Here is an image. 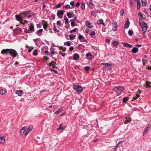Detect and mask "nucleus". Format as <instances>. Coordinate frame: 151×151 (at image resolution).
<instances>
[{
  "label": "nucleus",
  "instance_id": "2",
  "mask_svg": "<svg viewBox=\"0 0 151 151\" xmlns=\"http://www.w3.org/2000/svg\"><path fill=\"white\" fill-rule=\"evenodd\" d=\"M139 23L142 28V33L143 35H144L147 29V24L142 20L140 18L139 19Z\"/></svg>",
  "mask_w": 151,
  "mask_h": 151
},
{
  "label": "nucleus",
  "instance_id": "33",
  "mask_svg": "<svg viewBox=\"0 0 151 151\" xmlns=\"http://www.w3.org/2000/svg\"><path fill=\"white\" fill-rule=\"evenodd\" d=\"M53 25H54L53 30L54 31H57L58 32H59V30H58V29L56 28V27L55 26V23H54Z\"/></svg>",
  "mask_w": 151,
  "mask_h": 151
},
{
  "label": "nucleus",
  "instance_id": "40",
  "mask_svg": "<svg viewBox=\"0 0 151 151\" xmlns=\"http://www.w3.org/2000/svg\"><path fill=\"white\" fill-rule=\"evenodd\" d=\"M91 14L94 17H96V12L94 11H92L91 13Z\"/></svg>",
  "mask_w": 151,
  "mask_h": 151
},
{
  "label": "nucleus",
  "instance_id": "9",
  "mask_svg": "<svg viewBox=\"0 0 151 151\" xmlns=\"http://www.w3.org/2000/svg\"><path fill=\"white\" fill-rule=\"evenodd\" d=\"M15 17L17 21L20 22H21L23 21L22 17L18 14H16L15 15Z\"/></svg>",
  "mask_w": 151,
  "mask_h": 151
},
{
  "label": "nucleus",
  "instance_id": "28",
  "mask_svg": "<svg viewBox=\"0 0 151 151\" xmlns=\"http://www.w3.org/2000/svg\"><path fill=\"white\" fill-rule=\"evenodd\" d=\"M118 44V42L116 41H113L112 42V45L114 47H116Z\"/></svg>",
  "mask_w": 151,
  "mask_h": 151
},
{
  "label": "nucleus",
  "instance_id": "32",
  "mask_svg": "<svg viewBox=\"0 0 151 151\" xmlns=\"http://www.w3.org/2000/svg\"><path fill=\"white\" fill-rule=\"evenodd\" d=\"M33 128L32 125H30L29 127L28 128L27 130L30 132L32 129Z\"/></svg>",
  "mask_w": 151,
  "mask_h": 151
},
{
  "label": "nucleus",
  "instance_id": "23",
  "mask_svg": "<svg viewBox=\"0 0 151 151\" xmlns=\"http://www.w3.org/2000/svg\"><path fill=\"white\" fill-rule=\"evenodd\" d=\"M103 20L101 19H99L97 21V24L98 25H99L101 23H103Z\"/></svg>",
  "mask_w": 151,
  "mask_h": 151
},
{
  "label": "nucleus",
  "instance_id": "62",
  "mask_svg": "<svg viewBox=\"0 0 151 151\" xmlns=\"http://www.w3.org/2000/svg\"><path fill=\"white\" fill-rule=\"evenodd\" d=\"M70 4L72 6H74V2L73 1H71L70 2Z\"/></svg>",
  "mask_w": 151,
  "mask_h": 151
},
{
  "label": "nucleus",
  "instance_id": "42",
  "mask_svg": "<svg viewBox=\"0 0 151 151\" xmlns=\"http://www.w3.org/2000/svg\"><path fill=\"white\" fill-rule=\"evenodd\" d=\"M67 15L68 16V17L69 18H71V14L70 12H68L67 14Z\"/></svg>",
  "mask_w": 151,
  "mask_h": 151
},
{
  "label": "nucleus",
  "instance_id": "59",
  "mask_svg": "<svg viewBox=\"0 0 151 151\" xmlns=\"http://www.w3.org/2000/svg\"><path fill=\"white\" fill-rule=\"evenodd\" d=\"M69 49L70 51H72L74 49V47L73 46H71L70 47Z\"/></svg>",
  "mask_w": 151,
  "mask_h": 151
},
{
  "label": "nucleus",
  "instance_id": "46",
  "mask_svg": "<svg viewBox=\"0 0 151 151\" xmlns=\"http://www.w3.org/2000/svg\"><path fill=\"white\" fill-rule=\"evenodd\" d=\"M121 16H122L124 13V11L123 9H122L120 11Z\"/></svg>",
  "mask_w": 151,
  "mask_h": 151
},
{
  "label": "nucleus",
  "instance_id": "10",
  "mask_svg": "<svg viewBox=\"0 0 151 151\" xmlns=\"http://www.w3.org/2000/svg\"><path fill=\"white\" fill-rule=\"evenodd\" d=\"M112 25L113 26V28L112 30L113 31H115L116 30L117 27V24L116 22H114L112 23Z\"/></svg>",
  "mask_w": 151,
  "mask_h": 151
},
{
  "label": "nucleus",
  "instance_id": "31",
  "mask_svg": "<svg viewBox=\"0 0 151 151\" xmlns=\"http://www.w3.org/2000/svg\"><path fill=\"white\" fill-rule=\"evenodd\" d=\"M6 93V91L5 90L3 89H1L0 91V94L1 95H4Z\"/></svg>",
  "mask_w": 151,
  "mask_h": 151
},
{
  "label": "nucleus",
  "instance_id": "18",
  "mask_svg": "<svg viewBox=\"0 0 151 151\" xmlns=\"http://www.w3.org/2000/svg\"><path fill=\"white\" fill-rule=\"evenodd\" d=\"M138 15H139L142 19H145V16L142 12H139L138 14Z\"/></svg>",
  "mask_w": 151,
  "mask_h": 151
},
{
  "label": "nucleus",
  "instance_id": "8",
  "mask_svg": "<svg viewBox=\"0 0 151 151\" xmlns=\"http://www.w3.org/2000/svg\"><path fill=\"white\" fill-rule=\"evenodd\" d=\"M79 55L78 53H75L73 55V60H77L79 58Z\"/></svg>",
  "mask_w": 151,
  "mask_h": 151
},
{
  "label": "nucleus",
  "instance_id": "20",
  "mask_svg": "<svg viewBox=\"0 0 151 151\" xmlns=\"http://www.w3.org/2000/svg\"><path fill=\"white\" fill-rule=\"evenodd\" d=\"M23 91L21 90L17 91L16 92V93L19 96H21L22 94Z\"/></svg>",
  "mask_w": 151,
  "mask_h": 151
},
{
  "label": "nucleus",
  "instance_id": "19",
  "mask_svg": "<svg viewBox=\"0 0 151 151\" xmlns=\"http://www.w3.org/2000/svg\"><path fill=\"white\" fill-rule=\"evenodd\" d=\"M137 3V8L139 9H140V2L139 0H136Z\"/></svg>",
  "mask_w": 151,
  "mask_h": 151
},
{
  "label": "nucleus",
  "instance_id": "52",
  "mask_svg": "<svg viewBox=\"0 0 151 151\" xmlns=\"http://www.w3.org/2000/svg\"><path fill=\"white\" fill-rule=\"evenodd\" d=\"M40 38H37L34 39L33 40L34 42H35V43H36L37 42L39 41V40H40Z\"/></svg>",
  "mask_w": 151,
  "mask_h": 151
},
{
  "label": "nucleus",
  "instance_id": "6",
  "mask_svg": "<svg viewBox=\"0 0 151 151\" xmlns=\"http://www.w3.org/2000/svg\"><path fill=\"white\" fill-rule=\"evenodd\" d=\"M64 13V12L63 10H58L57 12V16L59 17L62 18L63 17V15Z\"/></svg>",
  "mask_w": 151,
  "mask_h": 151
},
{
  "label": "nucleus",
  "instance_id": "49",
  "mask_svg": "<svg viewBox=\"0 0 151 151\" xmlns=\"http://www.w3.org/2000/svg\"><path fill=\"white\" fill-rule=\"evenodd\" d=\"M61 4H62V3H59L58 4V5H57L56 6V8H58L60 7L61 6Z\"/></svg>",
  "mask_w": 151,
  "mask_h": 151
},
{
  "label": "nucleus",
  "instance_id": "16",
  "mask_svg": "<svg viewBox=\"0 0 151 151\" xmlns=\"http://www.w3.org/2000/svg\"><path fill=\"white\" fill-rule=\"evenodd\" d=\"M132 51L133 53H135L138 51V49L137 47H134L132 49Z\"/></svg>",
  "mask_w": 151,
  "mask_h": 151
},
{
  "label": "nucleus",
  "instance_id": "27",
  "mask_svg": "<svg viewBox=\"0 0 151 151\" xmlns=\"http://www.w3.org/2000/svg\"><path fill=\"white\" fill-rule=\"evenodd\" d=\"M33 55L35 56H37L38 55V51L37 49H35L33 52Z\"/></svg>",
  "mask_w": 151,
  "mask_h": 151
},
{
  "label": "nucleus",
  "instance_id": "25",
  "mask_svg": "<svg viewBox=\"0 0 151 151\" xmlns=\"http://www.w3.org/2000/svg\"><path fill=\"white\" fill-rule=\"evenodd\" d=\"M140 96L138 94H136V96L134 97L132 99V101H134L136 100Z\"/></svg>",
  "mask_w": 151,
  "mask_h": 151
},
{
  "label": "nucleus",
  "instance_id": "58",
  "mask_svg": "<svg viewBox=\"0 0 151 151\" xmlns=\"http://www.w3.org/2000/svg\"><path fill=\"white\" fill-rule=\"evenodd\" d=\"M43 28L44 29L46 30L47 28V26L46 24H43Z\"/></svg>",
  "mask_w": 151,
  "mask_h": 151
},
{
  "label": "nucleus",
  "instance_id": "55",
  "mask_svg": "<svg viewBox=\"0 0 151 151\" xmlns=\"http://www.w3.org/2000/svg\"><path fill=\"white\" fill-rule=\"evenodd\" d=\"M70 6L69 4H67L65 6V8L66 9H69L70 8Z\"/></svg>",
  "mask_w": 151,
  "mask_h": 151
},
{
  "label": "nucleus",
  "instance_id": "30",
  "mask_svg": "<svg viewBox=\"0 0 151 151\" xmlns=\"http://www.w3.org/2000/svg\"><path fill=\"white\" fill-rule=\"evenodd\" d=\"M128 98L127 97H125L123 98L122 101L124 103H126L128 101Z\"/></svg>",
  "mask_w": 151,
  "mask_h": 151
},
{
  "label": "nucleus",
  "instance_id": "63",
  "mask_svg": "<svg viewBox=\"0 0 151 151\" xmlns=\"http://www.w3.org/2000/svg\"><path fill=\"white\" fill-rule=\"evenodd\" d=\"M37 27L40 28L41 26V24H37Z\"/></svg>",
  "mask_w": 151,
  "mask_h": 151
},
{
  "label": "nucleus",
  "instance_id": "54",
  "mask_svg": "<svg viewBox=\"0 0 151 151\" xmlns=\"http://www.w3.org/2000/svg\"><path fill=\"white\" fill-rule=\"evenodd\" d=\"M24 32L25 33H30L31 32H29V30L27 29H25L24 30Z\"/></svg>",
  "mask_w": 151,
  "mask_h": 151
},
{
  "label": "nucleus",
  "instance_id": "64",
  "mask_svg": "<svg viewBox=\"0 0 151 151\" xmlns=\"http://www.w3.org/2000/svg\"><path fill=\"white\" fill-rule=\"evenodd\" d=\"M69 38L70 40H72L74 38V36L73 35H71L70 36Z\"/></svg>",
  "mask_w": 151,
  "mask_h": 151
},
{
  "label": "nucleus",
  "instance_id": "5",
  "mask_svg": "<svg viewBox=\"0 0 151 151\" xmlns=\"http://www.w3.org/2000/svg\"><path fill=\"white\" fill-rule=\"evenodd\" d=\"M104 65V68L106 70H110L113 68V65L108 63H103Z\"/></svg>",
  "mask_w": 151,
  "mask_h": 151
},
{
  "label": "nucleus",
  "instance_id": "38",
  "mask_svg": "<svg viewBox=\"0 0 151 151\" xmlns=\"http://www.w3.org/2000/svg\"><path fill=\"white\" fill-rule=\"evenodd\" d=\"M133 32L132 30H129L128 31V34L130 36H132L133 35Z\"/></svg>",
  "mask_w": 151,
  "mask_h": 151
},
{
  "label": "nucleus",
  "instance_id": "50",
  "mask_svg": "<svg viewBox=\"0 0 151 151\" xmlns=\"http://www.w3.org/2000/svg\"><path fill=\"white\" fill-rule=\"evenodd\" d=\"M50 70L51 71H52L53 72H54L56 74H57L58 73V71L56 70H55L54 69H53L52 68H51L50 69Z\"/></svg>",
  "mask_w": 151,
  "mask_h": 151
},
{
  "label": "nucleus",
  "instance_id": "7",
  "mask_svg": "<svg viewBox=\"0 0 151 151\" xmlns=\"http://www.w3.org/2000/svg\"><path fill=\"white\" fill-rule=\"evenodd\" d=\"M92 55L91 53L88 52L87 53L86 55V57L87 59L90 60L91 59L92 57Z\"/></svg>",
  "mask_w": 151,
  "mask_h": 151
},
{
  "label": "nucleus",
  "instance_id": "12",
  "mask_svg": "<svg viewBox=\"0 0 151 151\" xmlns=\"http://www.w3.org/2000/svg\"><path fill=\"white\" fill-rule=\"evenodd\" d=\"M123 46L124 47L129 48H131L132 47V45L128 43L127 42H124L123 43Z\"/></svg>",
  "mask_w": 151,
  "mask_h": 151
},
{
  "label": "nucleus",
  "instance_id": "22",
  "mask_svg": "<svg viewBox=\"0 0 151 151\" xmlns=\"http://www.w3.org/2000/svg\"><path fill=\"white\" fill-rule=\"evenodd\" d=\"M5 137L4 136L2 137H0V143H4L5 142Z\"/></svg>",
  "mask_w": 151,
  "mask_h": 151
},
{
  "label": "nucleus",
  "instance_id": "41",
  "mask_svg": "<svg viewBox=\"0 0 151 151\" xmlns=\"http://www.w3.org/2000/svg\"><path fill=\"white\" fill-rule=\"evenodd\" d=\"M43 58L45 60L47 61L49 60V58L46 56H44L43 57Z\"/></svg>",
  "mask_w": 151,
  "mask_h": 151
},
{
  "label": "nucleus",
  "instance_id": "14",
  "mask_svg": "<svg viewBox=\"0 0 151 151\" xmlns=\"http://www.w3.org/2000/svg\"><path fill=\"white\" fill-rule=\"evenodd\" d=\"M29 31H31V33L33 32L34 31V24L32 23H30V25L29 28Z\"/></svg>",
  "mask_w": 151,
  "mask_h": 151
},
{
  "label": "nucleus",
  "instance_id": "17",
  "mask_svg": "<svg viewBox=\"0 0 151 151\" xmlns=\"http://www.w3.org/2000/svg\"><path fill=\"white\" fill-rule=\"evenodd\" d=\"M88 3L89 6L90 8H93L94 7V6L92 3V0H89L88 1Z\"/></svg>",
  "mask_w": 151,
  "mask_h": 151
},
{
  "label": "nucleus",
  "instance_id": "34",
  "mask_svg": "<svg viewBox=\"0 0 151 151\" xmlns=\"http://www.w3.org/2000/svg\"><path fill=\"white\" fill-rule=\"evenodd\" d=\"M84 37L81 35L79 34L78 36V39L80 40L81 42V40Z\"/></svg>",
  "mask_w": 151,
  "mask_h": 151
},
{
  "label": "nucleus",
  "instance_id": "60",
  "mask_svg": "<svg viewBox=\"0 0 151 151\" xmlns=\"http://www.w3.org/2000/svg\"><path fill=\"white\" fill-rule=\"evenodd\" d=\"M52 19L53 20H54L55 19V15L54 14H52L51 16Z\"/></svg>",
  "mask_w": 151,
  "mask_h": 151
},
{
  "label": "nucleus",
  "instance_id": "43",
  "mask_svg": "<svg viewBox=\"0 0 151 151\" xmlns=\"http://www.w3.org/2000/svg\"><path fill=\"white\" fill-rule=\"evenodd\" d=\"M66 44L68 46H70L71 45L70 42V41H68L66 42Z\"/></svg>",
  "mask_w": 151,
  "mask_h": 151
},
{
  "label": "nucleus",
  "instance_id": "48",
  "mask_svg": "<svg viewBox=\"0 0 151 151\" xmlns=\"http://www.w3.org/2000/svg\"><path fill=\"white\" fill-rule=\"evenodd\" d=\"M81 42H86V43H87L88 42L87 40H86L85 39V38L84 37H83V38L81 40Z\"/></svg>",
  "mask_w": 151,
  "mask_h": 151
},
{
  "label": "nucleus",
  "instance_id": "56",
  "mask_svg": "<svg viewBox=\"0 0 151 151\" xmlns=\"http://www.w3.org/2000/svg\"><path fill=\"white\" fill-rule=\"evenodd\" d=\"M150 128V127H147L145 129V132H147Z\"/></svg>",
  "mask_w": 151,
  "mask_h": 151
},
{
  "label": "nucleus",
  "instance_id": "61",
  "mask_svg": "<svg viewBox=\"0 0 151 151\" xmlns=\"http://www.w3.org/2000/svg\"><path fill=\"white\" fill-rule=\"evenodd\" d=\"M80 5V3L79 2H77L75 6L76 7H78Z\"/></svg>",
  "mask_w": 151,
  "mask_h": 151
},
{
  "label": "nucleus",
  "instance_id": "11",
  "mask_svg": "<svg viewBox=\"0 0 151 151\" xmlns=\"http://www.w3.org/2000/svg\"><path fill=\"white\" fill-rule=\"evenodd\" d=\"M27 129V127L24 126L23 127L20 131V135H22L25 132Z\"/></svg>",
  "mask_w": 151,
  "mask_h": 151
},
{
  "label": "nucleus",
  "instance_id": "39",
  "mask_svg": "<svg viewBox=\"0 0 151 151\" xmlns=\"http://www.w3.org/2000/svg\"><path fill=\"white\" fill-rule=\"evenodd\" d=\"M90 67L88 66H86L84 69V70L86 71H88L90 69Z\"/></svg>",
  "mask_w": 151,
  "mask_h": 151
},
{
  "label": "nucleus",
  "instance_id": "53",
  "mask_svg": "<svg viewBox=\"0 0 151 151\" xmlns=\"http://www.w3.org/2000/svg\"><path fill=\"white\" fill-rule=\"evenodd\" d=\"M61 24V22H60L59 21H58L57 22V24L59 26H60Z\"/></svg>",
  "mask_w": 151,
  "mask_h": 151
},
{
  "label": "nucleus",
  "instance_id": "13",
  "mask_svg": "<svg viewBox=\"0 0 151 151\" xmlns=\"http://www.w3.org/2000/svg\"><path fill=\"white\" fill-rule=\"evenodd\" d=\"M130 24V22L129 21V20L128 19H127V20L125 22V24H124V28L125 29H127L128 28L129 25Z\"/></svg>",
  "mask_w": 151,
  "mask_h": 151
},
{
  "label": "nucleus",
  "instance_id": "37",
  "mask_svg": "<svg viewBox=\"0 0 151 151\" xmlns=\"http://www.w3.org/2000/svg\"><path fill=\"white\" fill-rule=\"evenodd\" d=\"M62 111V109H60L58 110V111H56L55 112V114H58L60 112H61Z\"/></svg>",
  "mask_w": 151,
  "mask_h": 151
},
{
  "label": "nucleus",
  "instance_id": "4",
  "mask_svg": "<svg viewBox=\"0 0 151 151\" xmlns=\"http://www.w3.org/2000/svg\"><path fill=\"white\" fill-rule=\"evenodd\" d=\"M73 88L77 91L78 94L80 93L83 90V88L81 86L78 85L77 83L74 84Z\"/></svg>",
  "mask_w": 151,
  "mask_h": 151
},
{
  "label": "nucleus",
  "instance_id": "36",
  "mask_svg": "<svg viewBox=\"0 0 151 151\" xmlns=\"http://www.w3.org/2000/svg\"><path fill=\"white\" fill-rule=\"evenodd\" d=\"M78 30V29L77 28H75L73 30H70V33H72L73 32H76V31Z\"/></svg>",
  "mask_w": 151,
  "mask_h": 151
},
{
  "label": "nucleus",
  "instance_id": "29",
  "mask_svg": "<svg viewBox=\"0 0 151 151\" xmlns=\"http://www.w3.org/2000/svg\"><path fill=\"white\" fill-rule=\"evenodd\" d=\"M151 84V83H150V82H148V83H147L145 85V86H145V87H146V88H150V87H151V86H150V84Z\"/></svg>",
  "mask_w": 151,
  "mask_h": 151
},
{
  "label": "nucleus",
  "instance_id": "15",
  "mask_svg": "<svg viewBox=\"0 0 151 151\" xmlns=\"http://www.w3.org/2000/svg\"><path fill=\"white\" fill-rule=\"evenodd\" d=\"M85 23L86 26L89 28H92L93 27V25H91V23L89 21H86Z\"/></svg>",
  "mask_w": 151,
  "mask_h": 151
},
{
  "label": "nucleus",
  "instance_id": "35",
  "mask_svg": "<svg viewBox=\"0 0 151 151\" xmlns=\"http://www.w3.org/2000/svg\"><path fill=\"white\" fill-rule=\"evenodd\" d=\"M81 8L82 10H84L85 9V4L83 2H82L81 3Z\"/></svg>",
  "mask_w": 151,
  "mask_h": 151
},
{
  "label": "nucleus",
  "instance_id": "47",
  "mask_svg": "<svg viewBox=\"0 0 151 151\" xmlns=\"http://www.w3.org/2000/svg\"><path fill=\"white\" fill-rule=\"evenodd\" d=\"M59 53L62 56L64 57L65 55V53L62 52L61 51H60L59 52Z\"/></svg>",
  "mask_w": 151,
  "mask_h": 151
},
{
  "label": "nucleus",
  "instance_id": "51",
  "mask_svg": "<svg viewBox=\"0 0 151 151\" xmlns=\"http://www.w3.org/2000/svg\"><path fill=\"white\" fill-rule=\"evenodd\" d=\"M71 26L72 27H74V26L75 25V23L74 21H71Z\"/></svg>",
  "mask_w": 151,
  "mask_h": 151
},
{
  "label": "nucleus",
  "instance_id": "1",
  "mask_svg": "<svg viewBox=\"0 0 151 151\" xmlns=\"http://www.w3.org/2000/svg\"><path fill=\"white\" fill-rule=\"evenodd\" d=\"M1 54L4 55L10 54V55L14 57L17 56V53L15 50L13 49H3L1 51Z\"/></svg>",
  "mask_w": 151,
  "mask_h": 151
},
{
  "label": "nucleus",
  "instance_id": "3",
  "mask_svg": "<svg viewBox=\"0 0 151 151\" xmlns=\"http://www.w3.org/2000/svg\"><path fill=\"white\" fill-rule=\"evenodd\" d=\"M125 89L124 87L122 86H116L114 87L113 90L117 94V95H120L123 92Z\"/></svg>",
  "mask_w": 151,
  "mask_h": 151
},
{
  "label": "nucleus",
  "instance_id": "45",
  "mask_svg": "<svg viewBox=\"0 0 151 151\" xmlns=\"http://www.w3.org/2000/svg\"><path fill=\"white\" fill-rule=\"evenodd\" d=\"M120 142H119L116 145L115 147L114 148V150L115 151L116 150L119 146V144Z\"/></svg>",
  "mask_w": 151,
  "mask_h": 151
},
{
  "label": "nucleus",
  "instance_id": "24",
  "mask_svg": "<svg viewBox=\"0 0 151 151\" xmlns=\"http://www.w3.org/2000/svg\"><path fill=\"white\" fill-rule=\"evenodd\" d=\"M51 63H52V65L53 68L56 69L57 68V67L56 66V63L54 61L51 62Z\"/></svg>",
  "mask_w": 151,
  "mask_h": 151
},
{
  "label": "nucleus",
  "instance_id": "57",
  "mask_svg": "<svg viewBox=\"0 0 151 151\" xmlns=\"http://www.w3.org/2000/svg\"><path fill=\"white\" fill-rule=\"evenodd\" d=\"M69 19L67 18H66L65 19V24H67L68 23Z\"/></svg>",
  "mask_w": 151,
  "mask_h": 151
},
{
  "label": "nucleus",
  "instance_id": "44",
  "mask_svg": "<svg viewBox=\"0 0 151 151\" xmlns=\"http://www.w3.org/2000/svg\"><path fill=\"white\" fill-rule=\"evenodd\" d=\"M96 33L94 31H92L91 33L90 34V36H94L95 35Z\"/></svg>",
  "mask_w": 151,
  "mask_h": 151
},
{
  "label": "nucleus",
  "instance_id": "26",
  "mask_svg": "<svg viewBox=\"0 0 151 151\" xmlns=\"http://www.w3.org/2000/svg\"><path fill=\"white\" fill-rule=\"evenodd\" d=\"M146 0H142V4L143 6H145L146 5Z\"/></svg>",
  "mask_w": 151,
  "mask_h": 151
},
{
  "label": "nucleus",
  "instance_id": "21",
  "mask_svg": "<svg viewBox=\"0 0 151 151\" xmlns=\"http://www.w3.org/2000/svg\"><path fill=\"white\" fill-rule=\"evenodd\" d=\"M43 29H40L36 32V34L39 36H40L41 35V33L42 32Z\"/></svg>",
  "mask_w": 151,
  "mask_h": 151
}]
</instances>
